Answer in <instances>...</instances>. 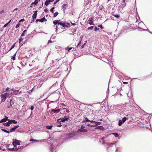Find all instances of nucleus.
<instances>
[{
  "mask_svg": "<svg viewBox=\"0 0 152 152\" xmlns=\"http://www.w3.org/2000/svg\"><path fill=\"white\" fill-rule=\"evenodd\" d=\"M9 88H7L4 92V94H1V102H4L5 101L6 99L8 97H10V95H12V92H11L10 90H9Z\"/></svg>",
  "mask_w": 152,
  "mask_h": 152,
  "instance_id": "f257e3e1",
  "label": "nucleus"
},
{
  "mask_svg": "<svg viewBox=\"0 0 152 152\" xmlns=\"http://www.w3.org/2000/svg\"><path fill=\"white\" fill-rule=\"evenodd\" d=\"M51 96L53 99L54 100V101L52 102H54L55 101H57L58 99L59 95L58 93H54L51 94Z\"/></svg>",
  "mask_w": 152,
  "mask_h": 152,
  "instance_id": "f03ea898",
  "label": "nucleus"
},
{
  "mask_svg": "<svg viewBox=\"0 0 152 152\" xmlns=\"http://www.w3.org/2000/svg\"><path fill=\"white\" fill-rule=\"evenodd\" d=\"M81 41H80L79 42L78 44L76 46L75 48L74 47H71L69 48V47H67L66 48H65V49L66 50H68V52L67 53H68L70 50H71L72 49H73V50H72V51H73V50H76V49H78V46L80 45L81 44Z\"/></svg>",
  "mask_w": 152,
  "mask_h": 152,
  "instance_id": "7ed1b4c3",
  "label": "nucleus"
},
{
  "mask_svg": "<svg viewBox=\"0 0 152 152\" xmlns=\"http://www.w3.org/2000/svg\"><path fill=\"white\" fill-rule=\"evenodd\" d=\"M14 147H18L17 146V145H19L20 144V141L18 140H15V141H14L12 143Z\"/></svg>",
  "mask_w": 152,
  "mask_h": 152,
  "instance_id": "20e7f679",
  "label": "nucleus"
},
{
  "mask_svg": "<svg viewBox=\"0 0 152 152\" xmlns=\"http://www.w3.org/2000/svg\"><path fill=\"white\" fill-rule=\"evenodd\" d=\"M20 148V146H18V147H14L13 148H8V150L9 151L13 150V151H17L19 148Z\"/></svg>",
  "mask_w": 152,
  "mask_h": 152,
  "instance_id": "39448f33",
  "label": "nucleus"
},
{
  "mask_svg": "<svg viewBox=\"0 0 152 152\" xmlns=\"http://www.w3.org/2000/svg\"><path fill=\"white\" fill-rule=\"evenodd\" d=\"M10 90L11 92L13 91L12 94L13 93V94L15 95H18L19 93V91L18 90H14L13 89H11ZM12 95L13 94H12Z\"/></svg>",
  "mask_w": 152,
  "mask_h": 152,
  "instance_id": "423d86ee",
  "label": "nucleus"
},
{
  "mask_svg": "<svg viewBox=\"0 0 152 152\" xmlns=\"http://www.w3.org/2000/svg\"><path fill=\"white\" fill-rule=\"evenodd\" d=\"M68 118H62L60 119H58V122H64L65 121H67L68 120Z\"/></svg>",
  "mask_w": 152,
  "mask_h": 152,
  "instance_id": "0eeeda50",
  "label": "nucleus"
},
{
  "mask_svg": "<svg viewBox=\"0 0 152 152\" xmlns=\"http://www.w3.org/2000/svg\"><path fill=\"white\" fill-rule=\"evenodd\" d=\"M5 118H3L0 121V123L6 122L9 120L8 119V117H7V116H5Z\"/></svg>",
  "mask_w": 152,
  "mask_h": 152,
  "instance_id": "6e6552de",
  "label": "nucleus"
},
{
  "mask_svg": "<svg viewBox=\"0 0 152 152\" xmlns=\"http://www.w3.org/2000/svg\"><path fill=\"white\" fill-rule=\"evenodd\" d=\"M8 122H6V123H3V125L5 126H9L11 124V122H10V120H8Z\"/></svg>",
  "mask_w": 152,
  "mask_h": 152,
  "instance_id": "1a4fd4ad",
  "label": "nucleus"
},
{
  "mask_svg": "<svg viewBox=\"0 0 152 152\" xmlns=\"http://www.w3.org/2000/svg\"><path fill=\"white\" fill-rule=\"evenodd\" d=\"M45 20L46 21L47 20L45 19V17H43L42 18L40 19H38L36 20V21H39L41 22H42L44 21Z\"/></svg>",
  "mask_w": 152,
  "mask_h": 152,
  "instance_id": "9d476101",
  "label": "nucleus"
},
{
  "mask_svg": "<svg viewBox=\"0 0 152 152\" xmlns=\"http://www.w3.org/2000/svg\"><path fill=\"white\" fill-rule=\"evenodd\" d=\"M19 126V125H17L15 126L14 127H13L11 129H10V132H12L14 131H15V129L18 128Z\"/></svg>",
  "mask_w": 152,
  "mask_h": 152,
  "instance_id": "9b49d317",
  "label": "nucleus"
},
{
  "mask_svg": "<svg viewBox=\"0 0 152 152\" xmlns=\"http://www.w3.org/2000/svg\"><path fill=\"white\" fill-rule=\"evenodd\" d=\"M37 10L35 11L34 13L32 15V18L33 19H35L36 18L37 15Z\"/></svg>",
  "mask_w": 152,
  "mask_h": 152,
  "instance_id": "f8f14e48",
  "label": "nucleus"
},
{
  "mask_svg": "<svg viewBox=\"0 0 152 152\" xmlns=\"http://www.w3.org/2000/svg\"><path fill=\"white\" fill-rule=\"evenodd\" d=\"M79 131L81 132H86L88 131V130L84 129H79Z\"/></svg>",
  "mask_w": 152,
  "mask_h": 152,
  "instance_id": "ddd939ff",
  "label": "nucleus"
},
{
  "mask_svg": "<svg viewBox=\"0 0 152 152\" xmlns=\"http://www.w3.org/2000/svg\"><path fill=\"white\" fill-rule=\"evenodd\" d=\"M52 111L54 113H58L59 112L60 110L59 109H57L56 110L53 109Z\"/></svg>",
  "mask_w": 152,
  "mask_h": 152,
  "instance_id": "4468645a",
  "label": "nucleus"
},
{
  "mask_svg": "<svg viewBox=\"0 0 152 152\" xmlns=\"http://www.w3.org/2000/svg\"><path fill=\"white\" fill-rule=\"evenodd\" d=\"M96 129H99L101 130H103L104 129V128L102 126H99L96 128Z\"/></svg>",
  "mask_w": 152,
  "mask_h": 152,
  "instance_id": "2eb2a0df",
  "label": "nucleus"
},
{
  "mask_svg": "<svg viewBox=\"0 0 152 152\" xmlns=\"http://www.w3.org/2000/svg\"><path fill=\"white\" fill-rule=\"evenodd\" d=\"M10 122H11V124L12 123L14 124H16L17 123V122L15 120H10Z\"/></svg>",
  "mask_w": 152,
  "mask_h": 152,
  "instance_id": "dca6fc26",
  "label": "nucleus"
},
{
  "mask_svg": "<svg viewBox=\"0 0 152 152\" xmlns=\"http://www.w3.org/2000/svg\"><path fill=\"white\" fill-rule=\"evenodd\" d=\"M128 119V118H126V117H124L123 118H122V120H122V122L124 123L126 121V120H127Z\"/></svg>",
  "mask_w": 152,
  "mask_h": 152,
  "instance_id": "f3484780",
  "label": "nucleus"
},
{
  "mask_svg": "<svg viewBox=\"0 0 152 152\" xmlns=\"http://www.w3.org/2000/svg\"><path fill=\"white\" fill-rule=\"evenodd\" d=\"M88 122H90V120H89L87 118H85V119L83 121L82 123H83Z\"/></svg>",
  "mask_w": 152,
  "mask_h": 152,
  "instance_id": "a211bd4d",
  "label": "nucleus"
},
{
  "mask_svg": "<svg viewBox=\"0 0 152 152\" xmlns=\"http://www.w3.org/2000/svg\"><path fill=\"white\" fill-rule=\"evenodd\" d=\"M124 123L122 122V121L121 120H120L118 121V125L119 126H121V125L123 124Z\"/></svg>",
  "mask_w": 152,
  "mask_h": 152,
  "instance_id": "6ab92c4d",
  "label": "nucleus"
},
{
  "mask_svg": "<svg viewBox=\"0 0 152 152\" xmlns=\"http://www.w3.org/2000/svg\"><path fill=\"white\" fill-rule=\"evenodd\" d=\"M113 134L116 137H118L119 136L118 134L116 133H113Z\"/></svg>",
  "mask_w": 152,
  "mask_h": 152,
  "instance_id": "aec40b11",
  "label": "nucleus"
},
{
  "mask_svg": "<svg viewBox=\"0 0 152 152\" xmlns=\"http://www.w3.org/2000/svg\"><path fill=\"white\" fill-rule=\"evenodd\" d=\"M60 20H55L53 21V23L54 25H56L58 24V21H60Z\"/></svg>",
  "mask_w": 152,
  "mask_h": 152,
  "instance_id": "412c9836",
  "label": "nucleus"
},
{
  "mask_svg": "<svg viewBox=\"0 0 152 152\" xmlns=\"http://www.w3.org/2000/svg\"><path fill=\"white\" fill-rule=\"evenodd\" d=\"M30 141H33L34 142H37L39 141V140H34V139H31L30 140Z\"/></svg>",
  "mask_w": 152,
  "mask_h": 152,
  "instance_id": "4be33fe9",
  "label": "nucleus"
},
{
  "mask_svg": "<svg viewBox=\"0 0 152 152\" xmlns=\"http://www.w3.org/2000/svg\"><path fill=\"white\" fill-rule=\"evenodd\" d=\"M1 129L3 131L8 133H10V132L8 131H7V130H5V129Z\"/></svg>",
  "mask_w": 152,
  "mask_h": 152,
  "instance_id": "5701e85b",
  "label": "nucleus"
},
{
  "mask_svg": "<svg viewBox=\"0 0 152 152\" xmlns=\"http://www.w3.org/2000/svg\"><path fill=\"white\" fill-rule=\"evenodd\" d=\"M53 144H52L50 146V149L51 151H53Z\"/></svg>",
  "mask_w": 152,
  "mask_h": 152,
  "instance_id": "b1692460",
  "label": "nucleus"
},
{
  "mask_svg": "<svg viewBox=\"0 0 152 152\" xmlns=\"http://www.w3.org/2000/svg\"><path fill=\"white\" fill-rule=\"evenodd\" d=\"M86 125H87V126H90V127H94L96 126V125H91L90 124H87Z\"/></svg>",
  "mask_w": 152,
  "mask_h": 152,
  "instance_id": "393cba45",
  "label": "nucleus"
},
{
  "mask_svg": "<svg viewBox=\"0 0 152 152\" xmlns=\"http://www.w3.org/2000/svg\"><path fill=\"white\" fill-rule=\"evenodd\" d=\"M58 14V12H55L54 14L53 17H56Z\"/></svg>",
  "mask_w": 152,
  "mask_h": 152,
  "instance_id": "a878e982",
  "label": "nucleus"
},
{
  "mask_svg": "<svg viewBox=\"0 0 152 152\" xmlns=\"http://www.w3.org/2000/svg\"><path fill=\"white\" fill-rule=\"evenodd\" d=\"M52 126H46V127L48 129H50L52 128Z\"/></svg>",
  "mask_w": 152,
  "mask_h": 152,
  "instance_id": "bb28decb",
  "label": "nucleus"
},
{
  "mask_svg": "<svg viewBox=\"0 0 152 152\" xmlns=\"http://www.w3.org/2000/svg\"><path fill=\"white\" fill-rule=\"evenodd\" d=\"M16 52L15 53V54L13 56H12V59H13V60H15V56L16 55Z\"/></svg>",
  "mask_w": 152,
  "mask_h": 152,
  "instance_id": "cd10ccee",
  "label": "nucleus"
},
{
  "mask_svg": "<svg viewBox=\"0 0 152 152\" xmlns=\"http://www.w3.org/2000/svg\"><path fill=\"white\" fill-rule=\"evenodd\" d=\"M26 31V30H25L23 32L22 34H21V36H24L25 33Z\"/></svg>",
  "mask_w": 152,
  "mask_h": 152,
  "instance_id": "c85d7f7f",
  "label": "nucleus"
},
{
  "mask_svg": "<svg viewBox=\"0 0 152 152\" xmlns=\"http://www.w3.org/2000/svg\"><path fill=\"white\" fill-rule=\"evenodd\" d=\"M101 124V123L100 122H96V124L95 125H96V126L100 124Z\"/></svg>",
  "mask_w": 152,
  "mask_h": 152,
  "instance_id": "c756f323",
  "label": "nucleus"
},
{
  "mask_svg": "<svg viewBox=\"0 0 152 152\" xmlns=\"http://www.w3.org/2000/svg\"><path fill=\"white\" fill-rule=\"evenodd\" d=\"M88 23L90 25H94L93 22H88Z\"/></svg>",
  "mask_w": 152,
  "mask_h": 152,
  "instance_id": "7c9ffc66",
  "label": "nucleus"
},
{
  "mask_svg": "<svg viewBox=\"0 0 152 152\" xmlns=\"http://www.w3.org/2000/svg\"><path fill=\"white\" fill-rule=\"evenodd\" d=\"M23 39L22 38H20L19 39V43H20L21 42H22L23 41Z\"/></svg>",
  "mask_w": 152,
  "mask_h": 152,
  "instance_id": "2f4dec72",
  "label": "nucleus"
},
{
  "mask_svg": "<svg viewBox=\"0 0 152 152\" xmlns=\"http://www.w3.org/2000/svg\"><path fill=\"white\" fill-rule=\"evenodd\" d=\"M63 27H65L66 26V25L64 23H62L61 25Z\"/></svg>",
  "mask_w": 152,
  "mask_h": 152,
  "instance_id": "473e14b6",
  "label": "nucleus"
},
{
  "mask_svg": "<svg viewBox=\"0 0 152 152\" xmlns=\"http://www.w3.org/2000/svg\"><path fill=\"white\" fill-rule=\"evenodd\" d=\"M90 122L91 123H93L96 124V121H90Z\"/></svg>",
  "mask_w": 152,
  "mask_h": 152,
  "instance_id": "72a5a7b5",
  "label": "nucleus"
},
{
  "mask_svg": "<svg viewBox=\"0 0 152 152\" xmlns=\"http://www.w3.org/2000/svg\"><path fill=\"white\" fill-rule=\"evenodd\" d=\"M93 21V19L92 18H90L88 21V22H92Z\"/></svg>",
  "mask_w": 152,
  "mask_h": 152,
  "instance_id": "f704fd0d",
  "label": "nucleus"
},
{
  "mask_svg": "<svg viewBox=\"0 0 152 152\" xmlns=\"http://www.w3.org/2000/svg\"><path fill=\"white\" fill-rule=\"evenodd\" d=\"M9 24L7 23H6L4 26L3 28H4L6 27Z\"/></svg>",
  "mask_w": 152,
  "mask_h": 152,
  "instance_id": "c9c22d12",
  "label": "nucleus"
},
{
  "mask_svg": "<svg viewBox=\"0 0 152 152\" xmlns=\"http://www.w3.org/2000/svg\"><path fill=\"white\" fill-rule=\"evenodd\" d=\"M93 26H91L90 27H88L87 28V29L88 30H89V29L92 30L93 29Z\"/></svg>",
  "mask_w": 152,
  "mask_h": 152,
  "instance_id": "e433bc0d",
  "label": "nucleus"
},
{
  "mask_svg": "<svg viewBox=\"0 0 152 152\" xmlns=\"http://www.w3.org/2000/svg\"><path fill=\"white\" fill-rule=\"evenodd\" d=\"M49 2H47V1L46 0V1L45 2V5H46V6H48V4H49Z\"/></svg>",
  "mask_w": 152,
  "mask_h": 152,
  "instance_id": "4c0bfd02",
  "label": "nucleus"
},
{
  "mask_svg": "<svg viewBox=\"0 0 152 152\" xmlns=\"http://www.w3.org/2000/svg\"><path fill=\"white\" fill-rule=\"evenodd\" d=\"M54 9V7H53L50 10V11L52 13L53 12V9Z\"/></svg>",
  "mask_w": 152,
  "mask_h": 152,
  "instance_id": "58836bf2",
  "label": "nucleus"
},
{
  "mask_svg": "<svg viewBox=\"0 0 152 152\" xmlns=\"http://www.w3.org/2000/svg\"><path fill=\"white\" fill-rule=\"evenodd\" d=\"M34 5H35L38 3V1L37 0H35L34 2Z\"/></svg>",
  "mask_w": 152,
  "mask_h": 152,
  "instance_id": "ea45409f",
  "label": "nucleus"
},
{
  "mask_svg": "<svg viewBox=\"0 0 152 152\" xmlns=\"http://www.w3.org/2000/svg\"><path fill=\"white\" fill-rule=\"evenodd\" d=\"M113 15L117 18H118L120 16L118 15Z\"/></svg>",
  "mask_w": 152,
  "mask_h": 152,
  "instance_id": "a19ab883",
  "label": "nucleus"
},
{
  "mask_svg": "<svg viewBox=\"0 0 152 152\" xmlns=\"http://www.w3.org/2000/svg\"><path fill=\"white\" fill-rule=\"evenodd\" d=\"M19 26H20V24H17L15 26V28H17L19 27Z\"/></svg>",
  "mask_w": 152,
  "mask_h": 152,
  "instance_id": "79ce46f5",
  "label": "nucleus"
},
{
  "mask_svg": "<svg viewBox=\"0 0 152 152\" xmlns=\"http://www.w3.org/2000/svg\"><path fill=\"white\" fill-rule=\"evenodd\" d=\"M15 47V44H14V45H13L11 47V48L10 49V50H12V49H13V48H14Z\"/></svg>",
  "mask_w": 152,
  "mask_h": 152,
  "instance_id": "37998d69",
  "label": "nucleus"
},
{
  "mask_svg": "<svg viewBox=\"0 0 152 152\" xmlns=\"http://www.w3.org/2000/svg\"><path fill=\"white\" fill-rule=\"evenodd\" d=\"M52 41L51 40H49L48 41V44H49L50 43H52Z\"/></svg>",
  "mask_w": 152,
  "mask_h": 152,
  "instance_id": "c03bdc74",
  "label": "nucleus"
},
{
  "mask_svg": "<svg viewBox=\"0 0 152 152\" xmlns=\"http://www.w3.org/2000/svg\"><path fill=\"white\" fill-rule=\"evenodd\" d=\"M62 23L61 22H60L59 21H58V25H61Z\"/></svg>",
  "mask_w": 152,
  "mask_h": 152,
  "instance_id": "a18cd8bd",
  "label": "nucleus"
},
{
  "mask_svg": "<svg viewBox=\"0 0 152 152\" xmlns=\"http://www.w3.org/2000/svg\"><path fill=\"white\" fill-rule=\"evenodd\" d=\"M99 30V28H97V27H95V29H94V30L95 31H97V30Z\"/></svg>",
  "mask_w": 152,
  "mask_h": 152,
  "instance_id": "49530a36",
  "label": "nucleus"
},
{
  "mask_svg": "<svg viewBox=\"0 0 152 152\" xmlns=\"http://www.w3.org/2000/svg\"><path fill=\"white\" fill-rule=\"evenodd\" d=\"M86 44V43H85V44H83V45L81 47V48H80V49H82L83 48H84V46Z\"/></svg>",
  "mask_w": 152,
  "mask_h": 152,
  "instance_id": "de8ad7c7",
  "label": "nucleus"
},
{
  "mask_svg": "<svg viewBox=\"0 0 152 152\" xmlns=\"http://www.w3.org/2000/svg\"><path fill=\"white\" fill-rule=\"evenodd\" d=\"M34 109V107L33 106H32L31 107L30 109L31 110H33Z\"/></svg>",
  "mask_w": 152,
  "mask_h": 152,
  "instance_id": "09e8293b",
  "label": "nucleus"
},
{
  "mask_svg": "<svg viewBox=\"0 0 152 152\" xmlns=\"http://www.w3.org/2000/svg\"><path fill=\"white\" fill-rule=\"evenodd\" d=\"M24 21V19H22L21 20H20V21H19V22H22V21Z\"/></svg>",
  "mask_w": 152,
  "mask_h": 152,
  "instance_id": "8fccbe9b",
  "label": "nucleus"
},
{
  "mask_svg": "<svg viewBox=\"0 0 152 152\" xmlns=\"http://www.w3.org/2000/svg\"><path fill=\"white\" fill-rule=\"evenodd\" d=\"M98 27H100L102 29H103V27L102 26V25H100Z\"/></svg>",
  "mask_w": 152,
  "mask_h": 152,
  "instance_id": "3c124183",
  "label": "nucleus"
},
{
  "mask_svg": "<svg viewBox=\"0 0 152 152\" xmlns=\"http://www.w3.org/2000/svg\"><path fill=\"white\" fill-rule=\"evenodd\" d=\"M85 127V126H84L83 125H82L80 129H84Z\"/></svg>",
  "mask_w": 152,
  "mask_h": 152,
  "instance_id": "603ef678",
  "label": "nucleus"
},
{
  "mask_svg": "<svg viewBox=\"0 0 152 152\" xmlns=\"http://www.w3.org/2000/svg\"><path fill=\"white\" fill-rule=\"evenodd\" d=\"M4 12V10H2L0 12V13L1 14H2V13H3Z\"/></svg>",
  "mask_w": 152,
  "mask_h": 152,
  "instance_id": "864d4df0",
  "label": "nucleus"
},
{
  "mask_svg": "<svg viewBox=\"0 0 152 152\" xmlns=\"http://www.w3.org/2000/svg\"><path fill=\"white\" fill-rule=\"evenodd\" d=\"M115 144V143H110L109 144V145H114Z\"/></svg>",
  "mask_w": 152,
  "mask_h": 152,
  "instance_id": "5fc2aeb1",
  "label": "nucleus"
},
{
  "mask_svg": "<svg viewBox=\"0 0 152 152\" xmlns=\"http://www.w3.org/2000/svg\"><path fill=\"white\" fill-rule=\"evenodd\" d=\"M47 2H52L53 1H50V0H47Z\"/></svg>",
  "mask_w": 152,
  "mask_h": 152,
  "instance_id": "6e6d98bb",
  "label": "nucleus"
},
{
  "mask_svg": "<svg viewBox=\"0 0 152 152\" xmlns=\"http://www.w3.org/2000/svg\"><path fill=\"white\" fill-rule=\"evenodd\" d=\"M44 11L45 12H47L48 11V10L46 9L44 10Z\"/></svg>",
  "mask_w": 152,
  "mask_h": 152,
  "instance_id": "4d7b16f0",
  "label": "nucleus"
},
{
  "mask_svg": "<svg viewBox=\"0 0 152 152\" xmlns=\"http://www.w3.org/2000/svg\"><path fill=\"white\" fill-rule=\"evenodd\" d=\"M106 137H102V138H101V140H103V139H104Z\"/></svg>",
  "mask_w": 152,
  "mask_h": 152,
  "instance_id": "13d9d810",
  "label": "nucleus"
},
{
  "mask_svg": "<svg viewBox=\"0 0 152 152\" xmlns=\"http://www.w3.org/2000/svg\"><path fill=\"white\" fill-rule=\"evenodd\" d=\"M34 2L32 3V4H31V5L32 6L34 5Z\"/></svg>",
  "mask_w": 152,
  "mask_h": 152,
  "instance_id": "bf43d9fd",
  "label": "nucleus"
},
{
  "mask_svg": "<svg viewBox=\"0 0 152 152\" xmlns=\"http://www.w3.org/2000/svg\"><path fill=\"white\" fill-rule=\"evenodd\" d=\"M11 20H10L8 23H7L9 24L11 22Z\"/></svg>",
  "mask_w": 152,
  "mask_h": 152,
  "instance_id": "052dcab7",
  "label": "nucleus"
},
{
  "mask_svg": "<svg viewBox=\"0 0 152 152\" xmlns=\"http://www.w3.org/2000/svg\"><path fill=\"white\" fill-rule=\"evenodd\" d=\"M12 100H10V104L11 105V101Z\"/></svg>",
  "mask_w": 152,
  "mask_h": 152,
  "instance_id": "680f3d73",
  "label": "nucleus"
},
{
  "mask_svg": "<svg viewBox=\"0 0 152 152\" xmlns=\"http://www.w3.org/2000/svg\"><path fill=\"white\" fill-rule=\"evenodd\" d=\"M61 125H60V124H59V125H58V126H61Z\"/></svg>",
  "mask_w": 152,
  "mask_h": 152,
  "instance_id": "e2e57ef3",
  "label": "nucleus"
},
{
  "mask_svg": "<svg viewBox=\"0 0 152 152\" xmlns=\"http://www.w3.org/2000/svg\"><path fill=\"white\" fill-rule=\"evenodd\" d=\"M102 144H104L105 143L104 142V141H103V142H102Z\"/></svg>",
  "mask_w": 152,
  "mask_h": 152,
  "instance_id": "0e129e2a",
  "label": "nucleus"
},
{
  "mask_svg": "<svg viewBox=\"0 0 152 152\" xmlns=\"http://www.w3.org/2000/svg\"><path fill=\"white\" fill-rule=\"evenodd\" d=\"M123 83L124 84H126V83H127L126 82H124Z\"/></svg>",
  "mask_w": 152,
  "mask_h": 152,
  "instance_id": "69168bd1",
  "label": "nucleus"
},
{
  "mask_svg": "<svg viewBox=\"0 0 152 152\" xmlns=\"http://www.w3.org/2000/svg\"><path fill=\"white\" fill-rule=\"evenodd\" d=\"M18 10V8H16L13 10V11H14L15 10Z\"/></svg>",
  "mask_w": 152,
  "mask_h": 152,
  "instance_id": "338daca9",
  "label": "nucleus"
},
{
  "mask_svg": "<svg viewBox=\"0 0 152 152\" xmlns=\"http://www.w3.org/2000/svg\"><path fill=\"white\" fill-rule=\"evenodd\" d=\"M125 1V0H123V2H124Z\"/></svg>",
  "mask_w": 152,
  "mask_h": 152,
  "instance_id": "774afa93",
  "label": "nucleus"
}]
</instances>
